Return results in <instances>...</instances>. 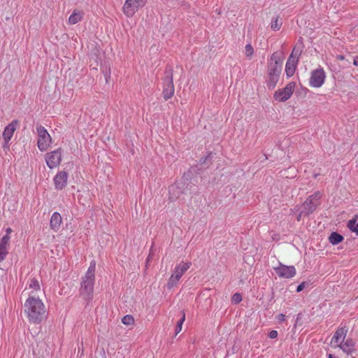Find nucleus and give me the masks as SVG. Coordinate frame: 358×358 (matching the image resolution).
Masks as SVG:
<instances>
[{"label": "nucleus", "mask_w": 358, "mask_h": 358, "mask_svg": "<svg viewBox=\"0 0 358 358\" xmlns=\"http://www.w3.org/2000/svg\"><path fill=\"white\" fill-rule=\"evenodd\" d=\"M148 0H124L122 8L123 14L127 17H132L147 3Z\"/></svg>", "instance_id": "obj_7"}, {"label": "nucleus", "mask_w": 358, "mask_h": 358, "mask_svg": "<svg viewBox=\"0 0 358 358\" xmlns=\"http://www.w3.org/2000/svg\"><path fill=\"white\" fill-rule=\"evenodd\" d=\"M6 234L4 236H7L8 237H10V234L13 232V229L10 227H8L6 229Z\"/></svg>", "instance_id": "obj_31"}, {"label": "nucleus", "mask_w": 358, "mask_h": 358, "mask_svg": "<svg viewBox=\"0 0 358 358\" xmlns=\"http://www.w3.org/2000/svg\"><path fill=\"white\" fill-rule=\"evenodd\" d=\"M95 269L96 263L94 261H92L85 275L82 278L79 292L80 296L85 300L91 299L93 296L95 282Z\"/></svg>", "instance_id": "obj_4"}, {"label": "nucleus", "mask_w": 358, "mask_h": 358, "mask_svg": "<svg viewBox=\"0 0 358 358\" xmlns=\"http://www.w3.org/2000/svg\"><path fill=\"white\" fill-rule=\"evenodd\" d=\"M276 274L282 278H292L296 275V269L294 266H286L281 263L278 266L273 267Z\"/></svg>", "instance_id": "obj_12"}, {"label": "nucleus", "mask_w": 358, "mask_h": 358, "mask_svg": "<svg viewBox=\"0 0 358 358\" xmlns=\"http://www.w3.org/2000/svg\"><path fill=\"white\" fill-rule=\"evenodd\" d=\"M122 322L125 325H132L134 324V319L131 315H127L122 317Z\"/></svg>", "instance_id": "obj_26"}, {"label": "nucleus", "mask_w": 358, "mask_h": 358, "mask_svg": "<svg viewBox=\"0 0 358 358\" xmlns=\"http://www.w3.org/2000/svg\"><path fill=\"white\" fill-rule=\"evenodd\" d=\"M348 329L345 327L337 329L330 341L331 348H340L349 355L355 350V342L351 338H347Z\"/></svg>", "instance_id": "obj_2"}, {"label": "nucleus", "mask_w": 358, "mask_h": 358, "mask_svg": "<svg viewBox=\"0 0 358 358\" xmlns=\"http://www.w3.org/2000/svg\"><path fill=\"white\" fill-rule=\"evenodd\" d=\"M40 288L39 282L36 278H30L28 280L27 289H31V294L38 292Z\"/></svg>", "instance_id": "obj_20"}, {"label": "nucleus", "mask_w": 358, "mask_h": 358, "mask_svg": "<svg viewBox=\"0 0 358 358\" xmlns=\"http://www.w3.org/2000/svg\"><path fill=\"white\" fill-rule=\"evenodd\" d=\"M309 214H306V211L302 209L296 216V220L298 222H300L301 220L302 217H306Z\"/></svg>", "instance_id": "obj_28"}, {"label": "nucleus", "mask_w": 358, "mask_h": 358, "mask_svg": "<svg viewBox=\"0 0 358 358\" xmlns=\"http://www.w3.org/2000/svg\"><path fill=\"white\" fill-rule=\"evenodd\" d=\"M285 317H285V315H283V314H280V315H278V320H279V321H280V322H283V321H285Z\"/></svg>", "instance_id": "obj_32"}, {"label": "nucleus", "mask_w": 358, "mask_h": 358, "mask_svg": "<svg viewBox=\"0 0 358 358\" xmlns=\"http://www.w3.org/2000/svg\"><path fill=\"white\" fill-rule=\"evenodd\" d=\"M18 126V121L13 120L10 124H8L4 129V131L2 134V138L4 141V147L8 148V143L11 138L13 136L15 131L16 130Z\"/></svg>", "instance_id": "obj_13"}, {"label": "nucleus", "mask_w": 358, "mask_h": 358, "mask_svg": "<svg viewBox=\"0 0 358 358\" xmlns=\"http://www.w3.org/2000/svg\"><path fill=\"white\" fill-rule=\"evenodd\" d=\"M84 17V12L80 10H74L72 14L69 16L68 23L71 25L75 24L80 22Z\"/></svg>", "instance_id": "obj_19"}, {"label": "nucleus", "mask_w": 358, "mask_h": 358, "mask_svg": "<svg viewBox=\"0 0 358 358\" xmlns=\"http://www.w3.org/2000/svg\"><path fill=\"white\" fill-rule=\"evenodd\" d=\"M191 266L192 263L190 262L185 261H181L179 264H176L166 284L167 288L171 289L173 287L176 286L181 277L191 267Z\"/></svg>", "instance_id": "obj_5"}, {"label": "nucleus", "mask_w": 358, "mask_h": 358, "mask_svg": "<svg viewBox=\"0 0 358 358\" xmlns=\"http://www.w3.org/2000/svg\"><path fill=\"white\" fill-rule=\"evenodd\" d=\"M62 154L63 150L61 148L46 153L45 155V159L47 166L50 169L59 166L62 159Z\"/></svg>", "instance_id": "obj_9"}, {"label": "nucleus", "mask_w": 358, "mask_h": 358, "mask_svg": "<svg viewBox=\"0 0 358 358\" xmlns=\"http://www.w3.org/2000/svg\"><path fill=\"white\" fill-rule=\"evenodd\" d=\"M185 320V314L184 312H182V317L180 320L178 322L177 326L176 327V334H179L182 328V324L184 321Z\"/></svg>", "instance_id": "obj_25"}, {"label": "nucleus", "mask_w": 358, "mask_h": 358, "mask_svg": "<svg viewBox=\"0 0 358 358\" xmlns=\"http://www.w3.org/2000/svg\"><path fill=\"white\" fill-rule=\"evenodd\" d=\"M270 338H275L278 336V331L275 330H272L270 331L268 335Z\"/></svg>", "instance_id": "obj_29"}, {"label": "nucleus", "mask_w": 358, "mask_h": 358, "mask_svg": "<svg viewBox=\"0 0 358 358\" xmlns=\"http://www.w3.org/2000/svg\"><path fill=\"white\" fill-rule=\"evenodd\" d=\"M305 287V282H301L298 287H297V289H296V292H299L301 291H302Z\"/></svg>", "instance_id": "obj_30"}, {"label": "nucleus", "mask_w": 358, "mask_h": 358, "mask_svg": "<svg viewBox=\"0 0 358 358\" xmlns=\"http://www.w3.org/2000/svg\"><path fill=\"white\" fill-rule=\"evenodd\" d=\"M36 133L38 136L37 146L40 151L45 152L50 148L52 143V139L47 129L42 125L36 127Z\"/></svg>", "instance_id": "obj_6"}, {"label": "nucleus", "mask_w": 358, "mask_h": 358, "mask_svg": "<svg viewBox=\"0 0 358 358\" xmlns=\"http://www.w3.org/2000/svg\"><path fill=\"white\" fill-rule=\"evenodd\" d=\"M175 93V87L173 85L172 76L167 77L164 81L162 94L165 100L171 99Z\"/></svg>", "instance_id": "obj_15"}, {"label": "nucleus", "mask_w": 358, "mask_h": 358, "mask_svg": "<svg viewBox=\"0 0 358 358\" xmlns=\"http://www.w3.org/2000/svg\"><path fill=\"white\" fill-rule=\"evenodd\" d=\"M348 227L350 231L355 232L358 235V222L357 219H352L348 223Z\"/></svg>", "instance_id": "obj_24"}, {"label": "nucleus", "mask_w": 358, "mask_h": 358, "mask_svg": "<svg viewBox=\"0 0 358 358\" xmlns=\"http://www.w3.org/2000/svg\"><path fill=\"white\" fill-rule=\"evenodd\" d=\"M24 314L29 322L38 324L45 315V306L43 301L34 296H29L24 305Z\"/></svg>", "instance_id": "obj_1"}, {"label": "nucleus", "mask_w": 358, "mask_h": 358, "mask_svg": "<svg viewBox=\"0 0 358 358\" xmlns=\"http://www.w3.org/2000/svg\"><path fill=\"white\" fill-rule=\"evenodd\" d=\"M327 356H328V358H336L335 357H334V355L332 354H328Z\"/></svg>", "instance_id": "obj_35"}, {"label": "nucleus", "mask_w": 358, "mask_h": 358, "mask_svg": "<svg viewBox=\"0 0 358 358\" xmlns=\"http://www.w3.org/2000/svg\"><path fill=\"white\" fill-rule=\"evenodd\" d=\"M10 237L3 236L0 240V262H3L8 254Z\"/></svg>", "instance_id": "obj_17"}, {"label": "nucleus", "mask_w": 358, "mask_h": 358, "mask_svg": "<svg viewBox=\"0 0 358 358\" xmlns=\"http://www.w3.org/2000/svg\"><path fill=\"white\" fill-rule=\"evenodd\" d=\"M282 24V22L281 19H280L279 17H276L274 20H272L271 23V28L273 31H278L280 29Z\"/></svg>", "instance_id": "obj_23"}, {"label": "nucleus", "mask_w": 358, "mask_h": 358, "mask_svg": "<svg viewBox=\"0 0 358 358\" xmlns=\"http://www.w3.org/2000/svg\"><path fill=\"white\" fill-rule=\"evenodd\" d=\"M62 223V217L59 213H54L50 218V227L54 231H57L60 229Z\"/></svg>", "instance_id": "obj_18"}, {"label": "nucleus", "mask_w": 358, "mask_h": 358, "mask_svg": "<svg viewBox=\"0 0 358 358\" xmlns=\"http://www.w3.org/2000/svg\"><path fill=\"white\" fill-rule=\"evenodd\" d=\"M68 173L64 171L57 173L53 178V183L55 189L62 190L67 185Z\"/></svg>", "instance_id": "obj_14"}, {"label": "nucleus", "mask_w": 358, "mask_h": 358, "mask_svg": "<svg viewBox=\"0 0 358 358\" xmlns=\"http://www.w3.org/2000/svg\"><path fill=\"white\" fill-rule=\"evenodd\" d=\"M336 59H337L338 60H344V59H345V57H344V56H343V55H338V56L336 57Z\"/></svg>", "instance_id": "obj_33"}, {"label": "nucleus", "mask_w": 358, "mask_h": 358, "mask_svg": "<svg viewBox=\"0 0 358 358\" xmlns=\"http://www.w3.org/2000/svg\"><path fill=\"white\" fill-rule=\"evenodd\" d=\"M294 51L295 48L292 50L285 65V73L289 78L294 76L298 64V58L294 56Z\"/></svg>", "instance_id": "obj_16"}, {"label": "nucleus", "mask_w": 358, "mask_h": 358, "mask_svg": "<svg viewBox=\"0 0 358 358\" xmlns=\"http://www.w3.org/2000/svg\"><path fill=\"white\" fill-rule=\"evenodd\" d=\"M254 53H255V50H254L252 45L250 43L247 44L245 46V50H244L245 56L248 59H251L254 55Z\"/></svg>", "instance_id": "obj_22"}, {"label": "nucleus", "mask_w": 358, "mask_h": 358, "mask_svg": "<svg viewBox=\"0 0 358 358\" xmlns=\"http://www.w3.org/2000/svg\"><path fill=\"white\" fill-rule=\"evenodd\" d=\"M353 64L355 66H358V57H356L354 61H353Z\"/></svg>", "instance_id": "obj_34"}, {"label": "nucleus", "mask_w": 358, "mask_h": 358, "mask_svg": "<svg viewBox=\"0 0 358 358\" xmlns=\"http://www.w3.org/2000/svg\"><path fill=\"white\" fill-rule=\"evenodd\" d=\"M296 84L294 82H289L283 88L278 89L273 94V98L278 102H284L289 99L295 90Z\"/></svg>", "instance_id": "obj_8"}, {"label": "nucleus", "mask_w": 358, "mask_h": 358, "mask_svg": "<svg viewBox=\"0 0 358 358\" xmlns=\"http://www.w3.org/2000/svg\"><path fill=\"white\" fill-rule=\"evenodd\" d=\"M282 59L277 52H274L268 61V77L266 85L269 89H273L278 83L282 71Z\"/></svg>", "instance_id": "obj_3"}, {"label": "nucleus", "mask_w": 358, "mask_h": 358, "mask_svg": "<svg viewBox=\"0 0 358 358\" xmlns=\"http://www.w3.org/2000/svg\"><path fill=\"white\" fill-rule=\"evenodd\" d=\"M242 301V296L239 293H236L232 296V301L235 303H238Z\"/></svg>", "instance_id": "obj_27"}, {"label": "nucleus", "mask_w": 358, "mask_h": 358, "mask_svg": "<svg viewBox=\"0 0 358 358\" xmlns=\"http://www.w3.org/2000/svg\"><path fill=\"white\" fill-rule=\"evenodd\" d=\"M326 79V73L322 67L313 71L309 78V85L311 87L319 88L322 86Z\"/></svg>", "instance_id": "obj_10"}, {"label": "nucleus", "mask_w": 358, "mask_h": 358, "mask_svg": "<svg viewBox=\"0 0 358 358\" xmlns=\"http://www.w3.org/2000/svg\"><path fill=\"white\" fill-rule=\"evenodd\" d=\"M329 239L331 243L336 245L343 241V237L336 232H333L331 234Z\"/></svg>", "instance_id": "obj_21"}, {"label": "nucleus", "mask_w": 358, "mask_h": 358, "mask_svg": "<svg viewBox=\"0 0 358 358\" xmlns=\"http://www.w3.org/2000/svg\"><path fill=\"white\" fill-rule=\"evenodd\" d=\"M321 194L319 192L309 196L302 205V208L306 211V214H311L315 210L320 204Z\"/></svg>", "instance_id": "obj_11"}]
</instances>
